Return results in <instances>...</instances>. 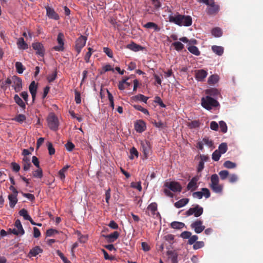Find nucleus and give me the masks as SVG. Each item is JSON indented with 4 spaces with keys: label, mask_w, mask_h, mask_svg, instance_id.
Masks as SVG:
<instances>
[{
    "label": "nucleus",
    "mask_w": 263,
    "mask_h": 263,
    "mask_svg": "<svg viewBox=\"0 0 263 263\" xmlns=\"http://www.w3.org/2000/svg\"><path fill=\"white\" fill-rule=\"evenodd\" d=\"M15 92H18L22 89V79L15 76L12 77V85Z\"/></svg>",
    "instance_id": "nucleus-14"
},
{
    "label": "nucleus",
    "mask_w": 263,
    "mask_h": 263,
    "mask_svg": "<svg viewBox=\"0 0 263 263\" xmlns=\"http://www.w3.org/2000/svg\"><path fill=\"white\" fill-rule=\"evenodd\" d=\"M134 107L138 110L141 111V112H142L143 114H144L145 115H149L148 111L146 109L143 108V107H142L140 105H134Z\"/></svg>",
    "instance_id": "nucleus-49"
},
{
    "label": "nucleus",
    "mask_w": 263,
    "mask_h": 263,
    "mask_svg": "<svg viewBox=\"0 0 263 263\" xmlns=\"http://www.w3.org/2000/svg\"><path fill=\"white\" fill-rule=\"evenodd\" d=\"M59 233V232L57 230L53 229H50L46 231V236L47 237H51L55 234H58Z\"/></svg>",
    "instance_id": "nucleus-48"
},
{
    "label": "nucleus",
    "mask_w": 263,
    "mask_h": 263,
    "mask_svg": "<svg viewBox=\"0 0 263 263\" xmlns=\"http://www.w3.org/2000/svg\"><path fill=\"white\" fill-rule=\"evenodd\" d=\"M199 177L197 176L193 177L188 183L186 189L187 191L193 192L198 187Z\"/></svg>",
    "instance_id": "nucleus-12"
},
{
    "label": "nucleus",
    "mask_w": 263,
    "mask_h": 263,
    "mask_svg": "<svg viewBox=\"0 0 263 263\" xmlns=\"http://www.w3.org/2000/svg\"><path fill=\"white\" fill-rule=\"evenodd\" d=\"M43 252V250L39 246H35L31 249L28 254V257H35Z\"/></svg>",
    "instance_id": "nucleus-20"
},
{
    "label": "nucleus",
    "mask_w": 263,
    "mask_h": 263,
    "mask_svg": "<svg viewBox=\"0 0 263 263\" xmlns=\"http://www.w3.org/2000/svg\"><path fill=\"white\" fill-rule=\"evenodd\" d=\"M228 149L227 144L226 143H221L219 146L218 151L221 153V154H224Z\"/></svg>",
    "instance_id": "nucleus-39"
},
{
    "label": "nucleus",
    "mask_w": 263,
    "mask_h": 263,
    "mask_svg": "<svg viewBox=\"0 0 263 263\" xmlns=\"http://www.w3.org/2000/svg\"><path fill=\"white\" fill-rule=\"evenodd\" d=\"M165 186L174 192H180L182 190L181 185L177 182L172 181L169 183H166L165 184Z\"/></svg>",
    "instance_id": "nucleus-16"
},
{
    "label": "nucleus",
    "mask_w": 263,
    "mask_h": 263,
    "mask_svg": "<svg viewBox=\"0 0 263 263\" xmlns=\"http://www.w3.org/2000/svg\"><path fill=\"white\" fill-rule=\"evenodd\" d=\"M203 212V208L198 204H196L187 210L185 212V215L186 216H190L193 215L195 217H198L202 214Z\"/></svg>",
    "instance_id": "nucleus-6"
},
{
    "label": "nucleus",
    "mask_w": 263,
    "mask_h": 263,
    "mask_svg": "<svg viewBox=\"0 0 263 263\" xmlns=\"http://www.w3.org/2000/svg\"><path fill=\"white\" fill-rule=\"evenodd\" d=\"M103 51L108 57H109V58H112L113 53L110 49H109L108 47H104Z\"/></svg>",
    "instance_id": "nucleus-61"
},
{
    "label": "nucleus",
    "mask_w": 263,
    "mask_h": 263,
    "mask_svg": "<svg viewBox=\"0 0 263 263\" xmlns=\"http://www.w3.org/2000/svg\"><path fill=\"white\" fill-rule=\"evenodd\" d=\"M171 227L174 229H181L184 227V223L178 221H173L171 223Z\"/></svg>",
    "instance_id": "nucleus-31"
},
{
    "label": "nucleus",
    "mask_w": 263,
    "mask_h": 263,
    "mask_svg": "<svg viewBox=\"0 0 263 263\" xmlns=\"http://www.w3.org/2000/svg\"><path fill=\"white\" fill-rule=\"evenodd\" d=\"M57 42L58 45L53 47L54 50L57 51H63L64 50V35L63 33L60 32L58 34Z\"/></svg>",
    "instance_id": "nucleus-10"
},
{
    "label": "nucleus",
    "mask_w": 263,
    "mask_h": 263,
    "mask_svg": "<svg viewBox=\"0 0 263 263\" xmlns=\"http://www.w3.org/2000/svg\"><path fill=\"white\" fill-rule=\"evenodd\" d=\"M14 227L15 228L12 230L10 229V231H11L13 234L16 235H23L24 234L25 231L19 219H17L15 221Z\"/></svg>",
    "instance_id": "nucleus-9"
},
{
    "label": "nucleus",
    "mask_w": 263,
    "mask_h": 263,
    "mask_svg": "<svg viewBox=\"0 0 263 263\" xmlns=\"http://www.w3.org/2000/svg\"><path fill=\"white\" fill-rule=\"evenodd\" d=\"M57 254L58 256H60L64 263H68V259L64 256V254L60 250L57 251Z\"/></svg>",
    "instance_id": "nucleus-59"
},
{
    "label": "nucleus",
    "mask_w": 263,
    "mask_h": 263,
    "mask_svg": "<svg viewBox=\"0 0 263 263\" xmlns=\"http://www.w3.org/2000/svg\"><path fill=\"white\" fill-rule=\"evenodd\" d=\"M212 50L218 55H221L223 53L224 49L222 46L214 45L212 46Z\"/></svg>",
    "instance_id": "nucleus-26"
},
{
    "label": "nucleus",
    "mask_w": 263,
    "mask_h": 263,
    "mask_svg": "<svg viewBox=\"0 0 263 263\" xmlns=\"http://www.w3.org/2000/svg\"><path fill=\"white\" fill-rule=\"evenodd\" d=\"M211 33L215 37H220L222 35V32L219 27H215L212 30Z\"/></svg>",
    "instance_id": "nucleus-35"
},
{
    "label": "nucleus",
    "mask_w": 263,
    "mask_h": 263,
    "mask_svg": "<svg viewBox=\"0 0 263 263\" xmlns=\"http://www.w3.org/2000/svg\"><path fill=\"white\" fill-rule=\"evenodd\" d=\"M155 102L158 103L161 107H165V105L163 103L162 100L159 97H156L155 98Z\"/></svg>",
    "instance_id": "nucleus-63"
},
{
    "label": "nucleus",
    "mask_w": 263,
    "mask_h": 263,
    "mask_svg": "<svg viewBox=\"0 0 263 263\" xmlns=\"http://www.w3.org/2000/svg\"><path fill=\"white\" fill-rule=\"evenodd\" d=\"M146 213L148 216H152L155 219H160L161 216L157 211V204L156 202L151 203L147 208Z\"/></svg>",
    "instance_id": "nucleus-5"
},
{
    "label": "nucleus",
    "mask_w": 263,
    "mask_h": 263,
    "mask_svg": "<svg viewBox=\"0 0 263 263\" xmlns=\"http://www.w3.org/2000/svg\"><path fill=\"white\" fill-rule=\"evenodd\" d=\"M16 70L17 73L22 74L24 72L25 68L20 62H16L15 64Z\"/></svg>",
    "instance_id": "nucleus-32"
},
{
    "label": "nucleus",
    "mask_w": 263,
    "mask_h": 263,
    "mask_svg": "<svg viewBox=\"0 0 263 263\" xmlns=\"http://www.w3.org/2000/svg\"><path fill=\"white\" fill-rule=\"evenodd\" d=\"M201 192H202L203 196H204L205 198H208L210 197L211 193L208 189L202 188Z\"/></svg>",
    "instance_id": "nucleus-53"
},
{
    "label": "nucleus",
    "mask_w": 263,
    "mask_h": 263,
    "mask_svg": "<svg viewBox=\"0 0 263 263\" xmlns=\"http://www.w3.org/2000/svg\"><path fill=\"white\" fill-rule=\"evenodd\" d=\"M133 99L135 101H141L144 103H146L148 97L144 96L143 95H138L133 97Z\"/></svg>",
    "instance_id": "nucleus-36"
},
{
    "label": "nucleus",
    "mask_w": 263,
    "mask_h": 263,
    "mask_svg": "<svg viewBox=\"0 0 263 263\" xmlns=\"http://www.w3.org/2000/svg\"><path fill=\"white\" fill-rule=\"evenodd\" d=\"M70 165H66L59 171V172H58V175L61 180H63L65 179V173L67 171Z\"/></svg>",
    "instance_id": "nucleus-29"
},
{
    "label": "nucleus",
    "mask_w": 263,
    "mask_h": 263,
    "mask_svg": "<svg viewBox=\"0 0 263 263\" xmlns=\"http://www.w3.org/2000/svg\"><path fill=\"white\" fill-rule=\"evenodd\" d=\"M26 118L25 115L23 114H19L16 116V117L14 118V120L20 123H22L26 120Z\"/></svg>",
    "instance_id": "nucleus-46"
},
{
    "label": "nucleus",
    "mask_w": 263,
    "mask_h": 263,
    "mask_svg": "<svg viewBox=\"0 0 263 263\" xmlns=\"http://www.w3.org/2000/svg\"><path fill=\"white\" fill-rule=\"evenodd\" d=\"M198 239V237L197 235L191 236L188 240V243L190 245L194 244Z\"/></svg>",
    "instance_id": "nucleus-54"
},
{
    "label": "nucleus",
    "mask_w": 263,
    "mask_h": 263,
    "mask_svg": "<svg viewBox=\"0 0 263 263\" xmlns=\"http://www.w3.org/2000/svg\"><path fill=\"white\" fill-rule=\"evenodd\" d=\"M33 176L37 178H41L43 177L42 170L40 167H37V169L33 172Z\"/></svg>",
    "instance_id": "nucleus-38"
},
{
    "label": "nucleus",
    "mask_w": 263,
    "mask_h": 263,
    "mask_svg": "<svg viewBox=\"0 0 263 263\" xmlns=\"http://www.w3.org/2000/svg\"><path fill=\"white\" fill-rule=\"evenodd\" d=\"M219 175L222 180H224L228 177L229 175V172L226 170H223L219 173Z\"/></svg>",
    "instance_id": "nucleus-50"
},
{
    "label": "nucleus",
    "mask_w": 263,
    "mask_h": 263,
    "mask_svg": "<svg viewBox=\"0 0 263 263\" xmlns=\"http://www.w3.org/2000/svg\"><path fill=\"white\" fill-rule=\"evenodd\" d=\"M172 46H173L175 49L177 51H180L184 48V45L180 42H175L172 44Z\"/></svg>",
    "instance_id": "nucleus-41"
},
{
    "label": "nucleus",
    "mask_w": 263,
    "mask_h": 263,
    "mask_svg": "<svg viewBox=\"0 0 263 263\" xmlns=\"http://www.w3.org/2000/svg\"><path fill=\"white\" fill-rule=\"evenodd\" d=\"M202 224V221L200 219H197L191 224V227L194 230L196 233H200L205 229V226H203Z\"/></svg>",
    "instance_id": "nucleus-11"
},
{
    "label": "nucleus",
    "mask_w": 263,
    "mask_h": 263,
    "mask_svg": "<svg viewBox=\"0 0 263 263\" xmlns=\"http://www.w3.org/2000/svg\"><path fill=\"white\" fill-rule=\"evenodd\" d=\"M142 151L144 155V159H146L149 156L151 152V145L149 142L147 141L141 142Z\"/></svg>",
    "instance_id": "nucleus-15"
},
{
    "label": "nucleus",
    "mask_w": 263,
    "mask_h": 263,
    "mask_svg": "<svg viewBox=\"0 0 263 263\" xmlns=\"http://www.w3.org/2000/svg\"><path fill=\"white\" fill-rule=\"evenodd\" d=\"M11 165L13 171H14L15 172H18L20 171V166L16 162H12L11 163Z\"/></svg>",
    "instance_id": "nucleus-62"
},
{
    "label": "nucleus",
    "mask_w": 263,
    "mask_h": 263,
    "mask_svg": "<svg viewBox=\"0 0 263 263\" xmlns=\"http://www.w3.org/2000/svg\"><path fill=\"white\" fill-rule=\"evenodd\" d=\"M135 128L137 132L141 133L146 129V124L142 120H139L135 123Z\"/></svg>",
    "instance_id": "nucleus-18"
},
{
    "label": "nucleus",
    "mask_w": 263,
    "mask_h": 263,
    "mask_svg": "<svg viewBox=\"0 0 263 263\" xmlns=\"http://www.w3.org/2000/svg\"><path fill=\"white\" fill-rule=\"evenodd\" d=\"M192 235L191 232L189 231H184L180 234V236L183 239H189Z\"/></svg>",
    "instance_id": "nucleus-60"
},
{
    "label": "nucleus",
    "mask_w": 263,
    "mask_h": 263,
    "mask_svg": "<svg viewBox=\"0 0 263 263\" xmlns=\"http://www.w3.org/2000/svg\"><path fill=\"white\" fill-rule=\"evenodd\" d=\"M204 246V242L203 241H196L193 245V248L195 250H197L202 248Z\"/></svg>",
    "instance_id": "nucleus-57"
},
{
    "label": "nucleus",
    "mask_w": 263,
    "mask_h": 263,
    "mask_svg": "<svg viewBox=\"0 0 263 263\" xmlns=\"http://www.w3.org/2000/svg\"><path fill=\"white\" fill-rule=\"evenodd\" d=\"M187 49L191 53L195 55L198 56L200 54V52L196 46H190L187 48Z\"/></svg>",
    "instance_id": "nucleus-33"
},
{
    "label": "nucleus",
    "mask_w": 263,
    "mask_h": 263,
    "mask_svg": "<svg viewBox=\"0 0 263 263\" xmlns=\"http://www.w3.org/2000/svg\"><path fill=\"white\" fill-rule=\"evenodd\" d=\"M169 22L179 26L189 27L192 24V18L190 15H185L176 13L168 16Z\"/></svg>",
    "instance_id": "nucleus-1"
},
{
    "label": "nucleus",
    "mask_w": 263,
    "mask_h": 263,
    "mask_svg": "<svg viewBox=\"0 0 263 263\" xmlns=\"http://www.w3.org/2000/svg\"><path fill=\"white\" fill-rule=\"evenodd\" d=\"M14 100L15 103L23 109L26 108L25 103L22 100L18 95H15L14 96Z\"/></svg>",
    "instance_id": "nucleus-24"
},
{
    "label": "nucleus",
    "mask_w": 263,
    "mask_h": 263,
    "mask_svg": "<svg viewBox=\"0 0 263 263\" xmlns=\"http://www.w3.org/2000/svg\"><path fill=\"white\" fill-rule=\"evenodd\" d=\"M131 186L133 188L137 189L139 191H141L142 190V186L140 181L138 182H132L131 183Z\"/></svg>",
    "instance_id": "nucleus-52"
},
{
    "label": "nucleus",
    "mask_w": 263,
    "mask_h": 263,
    "mask_svg": "<svg viewBox=\"0 0 263 263\" xmlns=\"http://www.w3.org/2000/svg\"><path fill=\"white\" fill-rule=\"evenodd\" d=\"M65 147L68 151L71 152L74 147V145L71 142H68L65 144Z\"/></svg>",
    "instance_id": "nucleus-64"
},
{
    "label": "nucleus",
    "mask_w": 263,
    "mask_h": 263,
    "mask_svg": "<svg viewBox=\"0 0 263 263\" xmlns=\"http://www.w3.org/2000/svg\"><path fill=\"white\" fill-rule=\"evenodd\" d=\"M20 216L23 217L24 219L29 220L31 219V217L28 215V212L26 210L23 209L19 211Z\"/></svg>",
    "instance_id": "nucleus-37"
},
{
    "label": "nucleus",
    "mask_w": 263,
    "mask_h": 263,
    "mask_svg": "<svg viewBox=\"0 0 263 263\" xmlns=\"http://www.w3.org/2000/svg\"><path fill=\"white\" fill-rule=\"evenodd\" d=\"M200 3H203L208 6L206 9L207 13L210 15L216 14L219 10L218 5L215 4L214 0H197Z\"/></svg>",
    "instance_id": "nucleus-4"
},
{
    "label": "nucleus",
    "mask_w": 263,
    "mask_h": 263,
    "mask_svg": "<svg viewBox=\"0 0 263 263\" xmlns=\"http://www.w3.org/2000/svg\"><path fill=\"white\" fill-rule=\"evenodd\" d=\"M143 27L147 29H153L156 31H159L160 28L155 23L148 22L143 25Z\"/></svg>",
    "instance_id": "nucleus-27"
},
{
    "label": "nucleus",
    "mask_w": 263,
    "mask_h": 263,
    "mask_svg": "<svg viewBox=\"0 0 263 263\" xmlns=\"http://www.w3.org/2000/svg\"><path fill=\"white\" fill-rule=\"evenodd\" d=\"M119 236V233L117 231H115L114 233L107 235L106 237L109 238L110 241H114L118 238Z\"/></svg>",
    "instance_id": "nucleus-42"
},
{
    "label": "nucleus",
    "mask_w": 263,
    "mask_h": 263,
    "mask_svg": "<svg viewBox=\"0 0 263 263\" xmlns=\"http://www.w3.org/2000/svg\"><path fill=\"white\" fill-rule=\"evenodd\" d=\"M221 153L219 152V151L216 149L215 151L213 154H212V159L215 161H217L219 160L220 157H221Z\"/></svg>",
    "instance_id": "nucleus-45"
},
{
    "label": "nucleus",
    "mask_w": 263,
    "mask_h": 263,
    "mask_svg": "<svg viewBox=\"0 0 263 263\" xmlns=\"http://www.w3.org/2000/svg\"><path fill=\"white\" fill-rule=\"evenodd\" d=\"M57 77V71L55 70L52 73L49 74L47 78L48 81L49 83L53 82Z\"/></svg>",
    "instance_id": "nucleus-44"
},
{
    "label": "nucleus",
    "mask_w": 263,
    "mask_h": 263,
    "mask_svg": "<svg viewBox=\"0 0 263 263\" xmlns=\"http://www.w3.org/2000/svg\"><path fill=\"white\" fill-rule=\"evenodd\" d=\"M189 201L188 198H183L175 202L174 205L177 208H180L186 205Z\"/></svg>",
    "instance_id": "nucleus-25"
},
{
    "label": "nucleus",
    "mask_w": 263,
    "mask_h": 263,
    "mask_svg": "<svg viewBox=\"0 0 263 263\" xmlns=\"http://www.w3.org/2000/svg\"><path fill=\"white\" fill-rule=\"evenodd\" d=\"M219 126L220 128L221 131L223 133H226L227 132V126L226 123L223 121H221L219 122Z\"/></svg>",
    "instance_id": "nucleus-47"
},
{
    "label": "nucleus",
    "mask_w": 263,
    "mask_h": 263,
    "mask_svg": "<svg viewBox=\"0 0 263 263\" xmlns=\"http://www.w3.org/2000/svg\"><path fill=\"white\" fill-rule=\"evenodd\" d=\"M32 48L35 51L36 54L43 57L45 54V50L44 45L40 42H35L32 44Z\"/></svg>",
    "instance_id": "nucleus-8"
},
{
    "label": "nucleus",
    "mask_w": 263,
    "mask_h": 263,
    "mask_svg": "<svg viewBox=\"0 0 263 263\" xmlns=\"http://www.w3.org/2000/svg\"><path fill=\"white\" fill-rule=\"evenodd\" d=\"M47 147L50 155H52L55 153V149L51 142H48L47 144Z\"/></svg>",
    "instance_id": "nucleus-58"
},
{
    "label": "nucleus",
    "mask_w": 263,
    "mask_h": 263,
    "mask_svg": "<svg viewBox=\"0 0 263 263\" xmlns=\"http://www.w3.org/2000/svg\"><path fill=\"white\" fill-rule=\"evenodd\" d=\"M219 80V77L216 74L211 76L208 79V83L210 85L216 84Z\"/></svg>",
    "instance_id": "nucleus-34"
},
{
    "label": "nucleus",
    "mask_w": 263,
    "mask_h": 263,
    "mask_svg": "<svg viewBox=\"0 0 263 263\" xmlns=\"http://www.w3.org/2000/svg\"><path fill=\"white\" fill-rule=\"evenodd\" d=\"M195 78L198 81H203L208 75V72L204 69L196 70L195 71Z\"/></svg>",
    "instance_id": "nucleus-17"
},
{
    "label": "nucleus",
    "mask_w": 263,
    "mask_h": 263,
    "mask_svg": "<svg viewBox=\"0 0 263 263\" xmlns=\"http://www.w3.org/2000/svg\"><path fill=\"white\" fill-rule=\"evenodd\" d=\"M223 166L227 168H234L236 167V164L231 161L228 160L224 162Z\"/></svg>",
    "instance_id": "nucleus-43"
},
{
    "label": "nucleus",
    "mask_w": 263,
    "mask_h": 263,
    "mask_svg": "<svg viewBox=\"0 0 263 263\" xmlns=\"http://www.w3.org/2000/svg\"><path fill=\"white\" fill-rule=\"evenodd\" d=\"M87 41V37L83 35H81L76 42V50L78 53H80L83 47L85 45Z\"/></svg>",
    "instance_id": "nucleus-13"
},
{
    "label": "nucleus",
    "mask_w": 263,
    "mask_h": 263,
    "mask_svg": "<svg viewBox=\"0 0 263 263\" xmlns=\"http://www.w3.org/2000/svg\"><path fill=\"white\" fill-rule=\"evenodd\" d=\"M201 104L203 108L209 110L219 106V103L216 100L209 96L202 98Z\"/></svg>",
    "instance_id": "nucleus-2"
},
{
    "label": "nucleus",
    "mask_w": 263,
    "mask_h": 263,
    "mask_svg": "<svg viewBox=\"0 0 263 263\" xmlns=\"http://www.w3.org/2000/svg\"><path fill=\"white\" fill-rule=\"evenodd\" d=\"M8 199L9 200V205L11 208H13L17 202V195H9Z\"/></svg>",
    "instance_id": "nucleus-28"
},
{
    "label": "nucleus",
    "mask_w": 263,
    "mask_h": 263,
    "mask_svg": "<svg viewBox=\"0 0 263 263\" xmlns=\"http://www.w3.org/2000/svg\"><path fill=\"white\" fill-rule=\"evenodd\" d=\"M47 15L50 18L58 20L59 19V15L54 11V9L49 7H46Z\"/></svg>",
    "instance_id": "nucleus-19"
},
{
    "label": "nucleus",
    "mask_w": 263,
    "mask_h": 263,
    "mask_svg": "<svg viewBox=\"0 0 263 263\" xmlns=\"http://www.w3.org/2000/svg\"><path fill=\"white\" fill-rule=\"evenodd\" d=\"M23 168L24 171H26L29 170L31 166V163L29 158L27 157H24L23 159Z\"/></svg>",
    "instance_id": "nucleus-30"
},
{
    "label": "nucleus",
    "mask_w": 263,
    "mask_h": 263,
    "mask_svg": "<svg viewBox=\"0 0 263 263\" xmlns=\"http://www.w3.org/2000/svg\"><path fill=\"white\" fill-rule=\"evenodd\" d=\"M17 45L18 48L20 49H27L28 48L27 44L24 41L23 37H20L17 39Z\"/></svg>",
    "instance_id": "nucleus-23"
},
{
    "label": "nucleus",
    "mask_w": 263,
    "mask_h": 263,
    "mask_svg": "<svg viewBox=\"0 0 263 263\" xmlns=\"http://www.w3.org/2000/svg\"><path fill=\"white\" fill-rule=\"evenodd\" d=\"M127 48L135 52L143 50L144 49V47L133 42L128 44Z\"/></svg>",
    "instance_id": "nucleus-22"
},
{
    "label": "nucleus",
    "mask_w": 263,
    "mask_h": 263,
    "mask_svg": "<svg viewBox=\"0 0 263 263\" xmlns=\"http://www.w3.org/2000/svg\"><path fill=\"white\" fill-rule=\"evenodd\" d=\"M88 51L86 53L84 59L86 63H88L89 62V59L92 54V48L89 47L88 48Z\"/></svg>",
    "instance_id": "nucleus-55"
},
{
    "label": "nucleus",
    "mask_w": 263,
    "mask_h": 263,
    "mask_svg": "<svg viewBox=\"0 0 263 263\" xmlns=\"http://www.w3.org/2000/svg\"><path fill=\"white\" fill-rule=\"evenodd\" d=\"M29 91L32 96L33 101H34L37 90V85L34 81H32L29 87Z\"/></svg>",
    "instance_id": "nucleus-21"
},
{
    "label": "nucleus",
    "mask_w": 263,
    "mask_h": 263,
    "mask_svg": "<svg viewBox=\"0 0 263 263\" xmlns=\"http://www.w3.org/2000/svg\"><path fill=\"white\" fill-rule=\"evenodd\" d=\"M48 125L49 128L56 130L59 126V121L58 118L53 113H50L47 118Z\"/></svg>",
    "instance_id": "nucleus-7"
},
{
    "label": "nucleus",
    "mask_w": 263,
    "mask_h": 263,
    "mask_svg": "<svg viewBox=\"0 0 263 263\" xmlns=\"http://www.w3.org/2000/svg\"><path fill=\"white\" fill-rule=\"evenodd\" d=\"M210 186L212 191L218 194H221L223 190V185L219 183V177L216 174L211 177V183Z\"/></svg>",
    "instance_id": "nucleus-3"
},
{
    "label": "nucleus",
    "mask_w": 263,
    "mask_h": 263,
    "mask_svg": "<svg viewBox=\"0 0 263 263\" xmlns=\"http://www.w3.org/2000/svg\"><path fill=\"white\" fill-rule=\"evenodd\" d=\"M200 123L198 121H193L189 124L190 128H195L199 126Z\"/></svg>",
    "instance_id": "nucleus-56"
},
{
    "label": "nucleus",
    "mask_w": 263,
    "mask_h": 263,
    "mask_svg": "<svg viewBox=\"0 0 263 263\" xmlns=\"http://www.w3.org/2000/svg\"><path fill=\"white\" fill-rule=\"evenodd\" d=\"M203 144V145H207L209 146H212L213 145V142L212 140H210L208 138H204L201 141V143Z\"/></svg>",
    "instance_id": "nucleus-51"
},
{
    "label": "nucleus",
    "mask_w": 263,
    "mask_h": 263,
    "mask_svg": "<svg viewBox=\"0 0 263 263\" xmlns=\"http://www.w3.org/2000/svg\"><path fill=\"white\" fill-rule=\"evenodd\" d=\"M129 153H130L129 158L130 159H133L134 156H135L137 158L138 157L139 153L135 147H133L132 148H131V149H130Z\"/></svg>",
    "instance_id": "nucleus-40"
}]
</instances>
